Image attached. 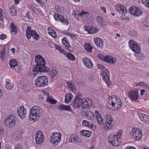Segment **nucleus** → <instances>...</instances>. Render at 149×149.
I'll use <instances>...</instances> for the list:
<instances>
[{
    "mask_svg": "<svg viewBox=\"0 0 149 149\" xmlns=\"http://www.w3.org/2000/svg\"><path fill=\"white\" fill-rule=\"evenodd\" d=\"M61 47H60V46L59 45H56V49L58 50V51L59 50L61 49Z\"/></svg>",
    "mask_w": 149,
    "mask_h": 149,
    "instance_id": "nucleus-62",
    "label": "nucleus"
},
{
    "mask_svg": "<svg viewBox=\"0 0 149 149\" xmlns=\"http://www.w3.org/2000/svg\"><path fill=\"white\" fill-rule=\"evenodd\" d=\"M123 133V132L122 130H120L118 132L117 134L116 135H115L116 136H117V137L120 139H121L120 137L122 135Z\"/></svg>",
    "mask_w": 149,
    "mask_h": 149,
    "instance_id": "nucleus-50",
    "label": "nucleus"
},
{
    "mask_svg": "<svg viewBox=\"0 0 149 149\" xmlns=\"http://www.w3.org/2000/svg\"><path fill=\"white\" fill-rule=\"evenodd\" d=\"M35 139L37 144H41L42 143L44 139V136L42 132L39 131L36 133Z\"/></svg>",
    "mask_w": 149,
    "mask_h": 149,
    "instance_id": "nucleus-16",
    "label": "nucleus"
},
{
    "mask_svg": "<svg viewBox=\"0 0 149 149\" xmlns=\"http://www.w3.org/2000/svg\"><path fill=\"white\" fill-rule=\"evenodd\" d=\"M5 56V52L4 50L2 51L1 52L0 58L2 60H3Z\"/></svg>",
    "mask_w": 149,
    "mask_h": 149,
    "instance_id": "nucleus-49",
    "label": "nucleus"
},
{
    "mask_svg": "<svg viewBox=\"0 0 149 149\" xmlns=\"http://www.w3.org/2000/svg\"><path fill=\"white\" fill-rule=\"evenodd\" d=\"M6 88L8 90H11L14 86V85L11 84V81L9 79H6Z\"/></svg>",
    "mask_w": 149,
    "mask_h": 149,
    "instance_id": "nucleus-34",
    "label": "nucleus"
},
{
    "mask_svg": "<svg viewBox=\"0 0 149 149\" xmlns=\"http://www.w3.org/2000/svg\"><path fill=\"white\" fill-rule=\"evenodd\" d=\"M57 75V72L54 69L51 70L49 72V75L52 79H54L55 78Z\"/></svg>",
    "mask_w": 149,
    "mask_h": 149,
    "instance_id": "nucleus-40",
    "label": "nucleus"
},
{
    "mask_svg": "<svg viewBox=\"0 0 149 149\" xmlns=\"http://www.w3.org/2000/svg\"><path fill=\"white\" fill-rule=\"evenodd\" d=\"M69 141L73 143H75L79 142L78 137L76 134H73L72 135L69 137Z\"/></svg>",
    "mask_w": 149,
    "mask_h": 149,
    "instance_id": "nucleus-31",
    "label": "nucleus"
},
{
    "mask_svg": "<svg viewBox=\"0 0 149 149\" xmlns=\"http://www.w3.org/2000/svg\"><path fill=\"white\" fill-rule=\"evenodd\" d=\"M94 41L96 45L98 47L102 48L104 46L103 40L99 38H95Z\"/></svg>",
    "mask_w": 149,
    "mask_h": 149,
    "instance_id": "nucleus-27",
    "label": "nucleus"
},
{
    "mask_svg": "<svg viewBox=\"0 0 149 149\" xmlns=\"http://www.w3.org/2000/svg\"><path fill=\"white\" fill-rule=\"evenodd\" d=\"M10 27L11 29V32L12 34L15 35L17 33V28L16 26L13 23H12L10 24Z\"/></svg>",
    "mask_w": 149,
    "mask_h": 149,
    "instance_id": "nucleus-36",
    "label": "nucleus"
},
{
    "mask_svg": "<svg viewBox=\"0 0 149 149\" xmlns=\"http://www.w3.org/2000/svg\"><path fill=\"white\" fill-rule=\"evenodd\" d=\"M128 96L129 99L132 101L136 102L139 98V95L138 91H130L128 94Z\"/></svg>",
    "mask_w": 149,
    "mask_h": 149,
    "instance_id": "nucleus-12",
    "label": "nucleus"
},
{
    "mask_svg": "<svg viewBox=\"0 0 149 149\" xmlns=\"http://www.w3.org/2000/svg\"><path fill=\"white\" fill-rule=\"evenodd\" d=\"M68 87L71 90L73 91L74 89L73 84L71 81L67 82Z\"/></svg>",
    "mask_w": 149,
    "mask_h": 149,
    "instance_id": "nucleus-48",
    "label": "nucleus"
},
{
    "mask_svg": "<svg viewBox=\"0 0 149 149\" xmlns=\"http://www.w3.org/2000/svg\"><path fill=\"white\" fill-rule=\"evenodd\" d=\"M10 14L12 16H15L17 14V11L15 7L14 6H12L9 9Z\"/></svg>",
    "mask_w": 149,
    "mask_h": 149,
    "instance_id": "nucleus-35",
    "label": "nucleus"
},
{
    "mask_svg": "<svg viewBox=\"0 0 149 149\" xmlns=\"http://www.w3.org/2000/svg\"><path fill=\"white\" fill-rule=\"evenodd\" d=\"M136 85L139 86H143L145 85V84L143 82H141L138 83Z\"/></svg>",
    "mask_w": 149,
    "mask_h": 149,
    "instance_id": "nucleus-55",
    "label": "nucleus"
},
{
    "mask_svg": "<svg viewBox=\"0 0 149 149\" xmlns=\"http://www.w3.org/2000/svg\"><path fill=\"white\" fill-rule=\"evenodd\" d=\"M38 97H38L39 99V100H42L43 99V97L42 96V95H39L38 96Z\"/></svg>",
    "mask_w": 149,
    "mask_h": 149,
    "instance_id": "nucleus-63",
    "label": "nucleus"
},
{
    "mask_svg": "<svg viewBox=\"0 0 149 149\" xmlns=\"http://www.w3.org/2000/svg\"><path fill=\"white\" fill-rule=\"evenodd\" d=\"M95 113L97 122L98 124L100 125L103 124L104 122V120L100 112L95 110Z\"/></svg>",
    "mask_w": 149,
    "mask_h": 149,
    "instance_id": "nucleus-19",
    "label": "nucleus"
},
{
    "mask_svg": "<svg viewBox=\"0 0 149 149\" xmlns=\"http://www.w3.org/2000/svg\"><path fill=\"white\" fill-rule=\"evenodd\" d=\"M145 92V90L144 89H142L140 90V95H144V93Z\"/></svg>",
    "mask_w": 149,
    "mask_h": 149,
    "instance_id": "nucleus-58",
    "label": "nucleus"
},
{
    "mask_svg": "<svg viewBox=\"0 0 149 149\" xmlns=\"http://www.w3.org/2000/svg\"><path fill=\"white\" fill-rule=\"evenodd\" d=\"M115 9L120 14H125L127 11L126 6L123 4H117L116 5Z\"/></svg>",
    "mask_w": 149,
    "mask_h": 149,
    "instance_id": "nucleus-18",
    "label": "nucleus"
},
{
    "mask_svg": "<svg viewBox=\"0 0 149 149\" xmlns=\"http://www.w3.org/2000/svg\"><path fill=\"white\" fill-rule=\"evenodd\" d=\"M104 60L105 62L111 64H114L116 61L115 58H113L111 56H105L104 57Z\"/></svg>",
    "mask_w": 149,
    "mask_h": 149,
    "instance_id": "nucleus-29",
    "label": "nucleus"
},
{
    "mask_svg": "<svg viewBox=\"0 0 149 149\" xmlns=\"http://www.w3.org/2000/svg\"><path fill=\"white\" fill-rule=\"evenodd\" d=\"M132 133L134 138L137 140H140L142 137V133L141 131L137 128H134L132 129Z\"/></svg>",
    "mask_w": 149,
    "mask_h": 149,
    "instance_id": "nucleus-15",
    "label": "nucleus"
},
{
    "mask_svg": "<svg viewBox=\"0 0 149 149\" xmlns=\"http://www.w3.org/2000/svg\"><path fill=\"white\" fill-rule=\"evenodd\" d=\"M59 51L61 53L63 54H64L65 55V53H67L65 51H64L63 49L61 48V49L59 50Z\"/></svg>",
    "mask_w": 149,
    "mask_h": 149,
    "instance_id": "nucleus-56",
    "label": "nucleus"
},
{
    "mask_svg": "<svg viewBox=\"0 0 149 149\" xmlns=\"http://www.w3.org/2000/svg\"><path fill=\"white\" fill-rule=\"evenodd\" d=\"M96 19L97 22V24L99 26L102 27L106 25L107 23L106 22L102 17L97 16L96 17Z\"/></svg>",
    "mask_w": 149,
    "mask_h": 149,
    "instance_id": "nucleus-22",
    "label": "nucleus"
},
{
    "mask_svg": "<svg viewBox=\"0 0 149 149\" xmlns=\"http://www.w3.org/2000/svg\"><path fill=\"white\" fill-rule=\"evenodd\" d=\"M81 99L79 97H76L74 100L73 102L74 106L75 107L78 108L80 106H81Z\"/></svg>",
    "mask_w": 149,
    "mask_h": 149,
    "instance_id": "nucleus-30",
    "label": "nucleus"
},
{
    "mask_svg": "<svg viewBox=\"0 0 149 149\" xmlns=\"http://www.w3.org/2000/svg\"><path fill=\"white\" fill-rule=\"evenodd\" d=\"M26 33V37L28 39H30L31 37H32L33 38L36 40H38L40 39L39 35L35 31L31 29L30 27L27 26Z\"/></svg>",
    "mask_w": 149,
    "mask_h": 149,
    "instance_id": "nucleus-7",
    "label": "nucleus"
},
{
    "mask_svg": "<svg viewBox=\"0 0 149 149\" xmlns=\"http://www.w3.org/2000/svg\"><path fill=\"white\" fill-rule=\"evenodd\" d=\"M62 44L65 46L68 47L70 45L66 37L63 38L62 39Z\"/></svg>",
    "mask_w": 149,
    "mask_h": 149,
    "instance_id": "nucleus-44",
    "label": "nucleus"
},
{
    "mask_svg": "<svg viewBox=\"0 0 149 149\" xmlns=\"http://www.w3.org/2000/svg\"><path fill=\"white\" fill-rule=\"evenodd\" d=\"M84 47L87 52H92V47L90 43H87L86 42L84 44Z\"/></svg>",
    "mask_w": 149,
    "mask_h": 149,
    "instance_id": "nucleus-41",
    "label": "nucleus"
},
{
    "mask_svg": "<svg viewBox=\"0 0 149 149\" xmlns=\"http://www.w3.org/2000/svg\"><path fill=\"white\" fill-rule=\"evenodd\" d=\"M85 30L88 31L90 34L98 32V29L94 26L90 27L88 26H85L84 27Z\"/></svg>",
    "mask_w": 149,
    "mask_h": 149,
    "instance_id": "nucleus-25",
    "label": "nucleus"
},
{
    "mask_svg": "<svg viewBox=\"0 0 149 149\" xmlns=\"http://www.w3.org/2000/svg\"><path fill=\"white\" fill-rule=\"evenodd\" d=\"M142 23L145 26L149 27V17H146L145 20Z\"/></svg>",
    "mask_w": 149,
    "mask_h": 149,
    "instance_id": "nucleus-46",
    "label": "nucleus"
},
{
    "mask_svg": "<svg viewBox=\"0 0 149 149\" xmlns=\"http://www.w3.org/2000/svg\"><path fill=\"white\" fill-rule=\"evenodd\" d=\"M121 18L124 19H128L127 17L125 16V15L123 14L121 16Z\"/></svg>",
    "mask_w": 149,
    "mask_h": 149,
    "instance_id": "nucleus-57",
    "label": "nucleus"
},
{
    "mask_svg": "<svg viewBox=\"0 0 149 149\" xmlns=\"http://www.w3.org/2000/svg\"><path fill=\"white\" fill-rule=\"evenodd\" d=\"M38 2V3L40 5L43 6L44 4V2L41 0H36Z\"/></svg>",
    "mask_w": 149,
    "mask_h": 149,
    "instance_id": "nucleus-52",
    "label": "nucleus"
},
{
    "mask_svg": "<svg viewBox=\"0 0 149 149\" xmlns=\"http://www.w3.org/2000/svg\"><path fill=\"white\" fill-rule=\"evenodd\" d=\"M125 149H136V148L133 147L127 146Z\"/></svg>",
    "mask_w": 149,
    "mask_h": 149,
    "instance_id": "nucleus-59",
    "label": "nucleus"
},
{
    "mask_svg": "<svg viewBox=\"0 0 149 149\" xmlns=\"http://www.w3.org/2000/svg\"><path fill=\"white\" fill-rule=\"evenodd\" d=\"M35 61L37 64L34 68L33 74H37L39 72H47L50 71L49 68L45 65V59L40 55H38L36 57Z\"/></svg>",
    "mask_w": 149,
    "mask_h": 149,
    "instance_id": "nucleus-1",
    "label": "nucleus"
},
{
    "mask_svg": "<svg viewBox=\"0 0 149 149\" xmlns=\"http://www.w3.org/2000/svg\"><path fill=\"white\" fill-rule=\"evenodd\" d=\"M42 113L41 109L38 106H34L30 109V118L35 121L40 117Z\"/></svg>",
    "mask_w": 149,
    "mask_h": 149,
    "instance_id": "nucleus-2",
    "label": "nucleus"
},
{
    "mask_svg": "<svg viewBox=\"0 0 149 149\" xmlns=\"http://www.w3.org/2000/svg\"><path fill=\"white\" fill-rule=\"evenodd\" d=\"M138 115L143 122L146 123H149V117L147 115L139 112L138 113Z\"/></svg>",
    "mask_w": 149,
    "mask_h": 149,
    "instance_id": "nucleus-21",
    "label": "nucleus"
},
{
    "mask_svg": "<svg viewBox=\"0 0 149 149\" xmlns=\"http://www.w3.org/2000/svg\"><path fill=\"white\" fill-rule=\"evenodd\" d=\"M42 93L44 94H45L47 96L48 95L47 100V102L52 104H55L56 103V101L52 98V96L49 95V94L48 93H46L45 91H42Z\"/></svg>",
    "mask_w": 149,
    "mask_h": 149,
    "instance_id": "nucleus-26",
    "label": "nucleus"
},
{
    "mask_svg": "<svg viewBox=\"0 0 149 149\" xmlns=\"http://www.w3.org/2000/svg\"><path fill=\"white\" fill-rule=\"evenodd\" d=\"M4 129L3 127H0V136H1L3 134Z\"/></svg>",
    "mask_w": 149,
    "mask_h": 149,
    "instance_id": "nucleus-53",
    "label": "nucleus"
},
{
    "mask_svg": "<svg viewBox=\"0 0 149 149\" xmlns=\"http://www.w3.org/2000/svg\"><path fill=\"white\" fill-rule=\"evenodd\" d=\"M6 36L4 34H2L0 35V39L1 40H4L6 38Z\"/></svg>",
    "mask_w": 149,
    "mask_h": 149,
    "instance_id": "nucleus-51",
    "label": "nucleus"
},
{
    "mask_svg": "<svg viewBox=\"0 0 149 149\" xmlns=\"http://www.w3.org/2000/svg\"><path fill=\"white\" fill-rule=\"evenodd\" d=\"M101 8L102 10L104 12V13H107L106 9L104 7H101Z\"/></svg>",
    "mask_w": 149,
    "mask_h": 149,
    "instance_id": "nucleus-60",
    "label": "nucleus"
},
{
    "mask_svg": "<svg viewBox=\"0 0 149 149\" xmlns=\"http://www.w3.org/2000/svg\"><path fill=\"white\" fill-rule=\"evenodd\" d=\"M141 2L145 6L149 8V0H141Z\"/></svg>",
    "mask_w": 149,
    "mask_h": 149,
    "instance_id": "nucleus-47",
    "label": "nucleus"
},
{
    "mask_svg": "<svg viewBox=\"0 0 149 149\" xmlns=\"http://www.w3.org/2000/svg\"><path fill=\"white\" fill-rule=\"evenodd\" d=\"M81 106L84 109H88L91 106L92 100L89 98L86 97L81 99Z\"/></svg>",
    "mask_w": 149,
    "mask_h": 149,
    "instance_id": "nucleus-14",
    "label": "nucleus"
},
{
    "mask_svg": "<svg viewBox=\"0 0 149 149\" xmlns=\"http://www.w3.org/2000/svg\"><path fill=\"white\" fill-rule=\"evenodd\" d=\"M89 14L90 13L88 12L84 11H82L81 12L79 13L80 17L85 18L88 17Z\"/></svg>",
    "mask_w": 149,
    "mask_h": 149,
    "instance_id": "nucleus-42",
    "label": "nucleus"
},
{
    "mask_svg": "<svg viewBox=\"0 0 149 149\" xmlns=\"http://www.w3.org/2000/svg\"><path fill=\"white\" fill-rule=\"evenodd\" d=\"M9 64L10 67L14 70H15V67L18 66L17 62L15 59L10 60Z\"/></svg>",
    "mask_w": 149,
    "mask_h": 149,
    "instance_id": "nucleus-33",
    "label": "nucleus"
},
{
    "mask_svg": "<svg viewBox=\"0 0 149 149\" xmlns=\"http://www.w3.org/2000/svg\"><path fill=\"white\" fill-rule=\"evenodd\" d=\"M109 141L113 146H118L121 144L120 141L121 139H120L115 136V134H111L109 138Z\"/></svg>",
    "mask_w": 149,
    "mask_h": 149,
    "instance_id": "nucleus-10",
    "label": "nucleus"
},
{
    "mask_svg": "<svg viewBox=\"0 0 149 149\" xmlns=\"http://www.w3.org/2000/svg\"><path fill=\"white\" fill-rule=\"evenodd\" d=\"M57 109L60 111L65 110L68 111H71V109L70 106H65V105H61L57 107Z\"/></svg>",
    "mask_w": 149,
    "mask_h": 149,
    "instance_id": "nucleus-28",
    "label": "nucleus"
},
{
    "mask_svg": "<svg viewBox=\"0 0 149 149\" xmlns=\"http://www.w3.org/2000/svg\"><path fill=\"white\" fill-rule=\"evenodd\" d=\"M48 33L52 37L55 38L57 37V35L54 30L50 27L48 28Z\"/></svg>",
    "mask_w": 149,
    "mask_h": 149,
    "instance_id": "nucleus-32",
    "label": "nucleus"
},
{
    "mask_svg": "<svg viewBox=\"0 0 149 149\" xmlns=\"http://www.w3.org/2000/svg\"><path fill=\"white\" fill-rule=\"evenodd\" d=\"M80 133L81 136L87 137H89L91 134V133L89 131L86 130H81Z\"/></svg>",
    "mask_w": 149,
    "mask_h": 149,
    "instance_id": "nucleus-37",
    "label": "nucleus"
},
{
    "mask_svg": "<svg viewBox=\"0 0 149 149\" xmlns=\"http://www.w3.org/2000/svg\"><path fill=\"white\" fill-rule=\"evenodd\" d=\"M82 125L84 126L90 128L94 130L96 129V126H94L92 123L86 120H83L82 122Z\"/></svg>",
    "mask_w": 149,
    "mask_h": 149,
    "instance_id": "nucleus-23",
    "label": "nucleus"
},
{
    "mask_svg": "<svg viewBox=\"0 0 149 149\" xmlns=\"http://www.w3.org/2000/svg\"><path fill=\"white\" fill-rule=\"evenodd\" d=\"M68 59L70 60L74 61L75 59L74 56L70 52H67L65 55Z\"/></svg>",
    "mask_w": 149,
    "mask_h": 149,
    "instance_id": "nucleus-39",
    "label": "nucleus"
},
{
    "mask_svg": "<svg viewBox=\"0 0 149 149\" xmlns=\"http://www.w3.org/2000/svg\"><path fill=\"white\" fill-rule=\"evenodd\" d=\"M22 148L21 145L19 144H17L15 147V149H22Z\"/></svg>",
    "mask_w": 149,
    "mask_h": 149,
    "instance_id": "nucleus-54",
    "label": "nucleus"
},
{
    "mask_svg": "<svg viewBox=\"0 0 149 149\" xmlns=\"http://www.w3.org/2000/svg\"><path fill=\"white\" fill-rule=\"evenodd\" d=\"M106 120L104 125V128L106 130H108L113 127V118L110 114H107L106 116Z\"/></svg>",
    "mask_w": 149,
    "mask_h": 149,
    "instance_id": "nucleus-11",
    "label": "nucleus"
},
{
    "mask_svg": "<svg viewBox=\"0 0 149 149\" xmlns=\"http://www.w3.org/2000/svg\"><path fill=\"white\" fill-rule=\"evenodd\" d=\"M109 103L111 106L116 110L119 109L122 107V103L120 98L117 96L112 95L109 97Z\"/></svg>",
    "mask_w": 149,
    "mask_h": 149,
    "instance_id": "nucleus-4",
    "label": "nucleus"
},
{
    "mask_svg": "<svg viewBox=\"0 0 149 149\" xmlns=\"http://www.w3.org/2000/svg\"><path fill=\"white\" fill-rule=\"evenodd\" d=\"M16 118L13 115H10L6 117L4 120L5 123L7 126L11 128L15 126L16 123Z\"/></svg>",
    "mask_w": 149,
    "mask_h": 149,
    "instance_id": "nucleus-9",
    "label": "nucleus"
},
{
    "mask_svg": "<svg viewBox=\"0 0 149 149\" xmlns=\"http://www.w3.org/2000/svg\"><path fill=\"white\" fill-rule=\"evenodd\" d=\"M14 1L16 5L19 4V2L20 1V0H14Z\"/></svg>",
    "mask_w": 149,
    "mask_h": 149,
    "instance_id": "nucleus-64",
    "label": "nucleus"
},
{
    "mask_svg": "<svg viewBox=\"0 0 149 149\" xmlns=\"http://www.w3.org/2000/svg\"><path fill=\"white\" fill-rule=\"evenodd\" d=\"M70 37L72 38H76V36L75 35L73 34L72 33L71 34Z\"/></svg>",
    "mask_w": 149,
    "mask_h": 149,
    "instance_id": "nucleus-61",
    "label": "nucleus"
},
{
    "mask_svg": "<svg viewBox=\"0 0 149 149\" xmlns=\"http://www.w3.org/2000/svg\"><path fill=\"white\" fill-rule=\"evenodd\" d=\"M85 116L88 118H90L91 119L93 117V114L90 111H87L86 112Z\"/></svg>",
    "mask_w": 149,
    "mask_h": 149,
    "instance_id": "nucleus-43",
    "label": "nucleus"
},
{
    "mask_svg": "<svg viewBox=\"0 0 149 149\" xmlns=\"http://www.w3.org/2000/svg\"><path fill=\"white\" fill-rule=\"evenodd\" d=\"M97 67L98 68L103 70L101 74L103 79L108 87L110 86L111 83L110 81L109 77V73L108 70L106 69L104 66L100 64H97Z\"/></svg>",
    "mask_w": 149,
    "mask_h": 149,
    "instance_id": "nucleus-5",
    "label": "nucleus"
},
{
    "mask_svg": "<svg viewBox=\"0 0 149 149\" xmlns=\"http://www.w3.org/2000/svg\"><path fill=\"white\" fill-rule=\"evenodd\" d=\"M83 62L84 64L88 68H92L93 66L91 61L88 58H84Z\"/></svg>",
    "mask_w": 149,
    "mask_h": 149,
    "instance_id": "nucleus-24",
    "label": "nucleus"
},
{
    "mask_svg": "<svg viewBox=\"0 0 149 149\" xmlns=\"http://www.w3.org/2000/svg\"><path fill=\"white\" fill-rule=\"evenodd\" d=\"M35 84L38 87H43L47 85L48 81L46 76H40L35 80Z\"/></svg>",
    "mask_w": 149,
    "mask_h": 149,
    "instance_id": "nucleus-6",
    "label": "nucleus"
},
{
    "mask_svg": "<svg viewBox=\"0 0 149 149\" xmlns=\"http://www.w3.org/2000/svg\"><path fill=\"white\" fill-rule=\"evenodd\" d=\"M72 15L73 16L74 18L76 19H78L79 17H80L79 13L78 11L74 10L73 11Z\"/></svg>",
    "mask_w": 149,
    "mask_h": 149,
    "instance_id": "nucleus-45",
    "label": "nucleus"
},
{
    "mask_svg": "<svg viewBox=\"0 0 149 149\" xmlns=\"http://www.w3.org/2000/svg\"><path fill=\"white\" fill-rule=\"evenodd\" d=\"M129 46L131 49L134 52H135L134 55L137 58H139V56H141L142 55L141 54V49L140 46L137 42L133 40H130L129 42Z\"/></svg>",
    "mask_w": 149,
    "mask_h": 149,
    "instance_id": "nucleus-3",
    "label": "nucleus"
},
{
    "mask_svg": "<svg viewBox=\"0 0 149 149\" xmlns=\"http://www.w3.org/2000/svg\"><path fill=\"white\" fill-rule=\"evenodd\" d=\"M130 13L136 16H139L142 14V13L140 11V9L136 7H131L130 8Z\"/></svg>",
    "mask_w": 149,
    "mask_h": 149,
    "instance_id": "nucleus-20",
    "label": "nucleus"
},
{
    "mask_svg": "<svg viewBox=\"0 0 149 149\" xmlns=\"http://www.w3.org/2000/svg\"><path fill=\"white\" fill-rule=\"evenodd\" d=\"M72 95L70 93H68L65 94V102L67 103L71 100L72 98Z\"/></svg>",
    "mask_w": 149,
    "mask_h": 149,
    "instance_id": "nucleus-38",
    "label": "nucleus"
},
{
    "mask_svg": "<svg viewBox=\"0 0 149 149\" xmlns=\"http://www.w3.org/2000/svg\"><path fill=\"white\" fill-rule=\"evenodd\" d=\"M17 113L21 118L23 119L26 117L27 114L26 109L22 105L18 108Z\"/></svg>",
    "mask_w": 149,
    "mask_h": 149,
    "instance_id": "nucleus-17",
    "label": "nucleus"
},
{
    "mask_svg": "<svg viewBox=\"0 0 149 149\" xmlns=\"http://www.w3.org/2000/svg\"><path fill=\"white\" fill-rule=\"evenodd\" d=\"M54 19L56 21H60L63 24L68 25V20L64 17L57 13H55L53 15Z\"/></svg>",
    "mask_w": 149,
    "mask_h": 149,
    "instance_id": "nucleus-13",
    "label": "nucleus"
},
{
    "mask_svg": "<svg viewBox=\"0 0 149 149\" xmlns=\"http://www.w3.org/2000/svg\"><path fill=\"white\" fill-rule=\"evenodd\" d=\"M61 134L60 133H53L51 134L50 137L51 142L54 145H58L61 141Z\"/></svg>",
    "mask_w": 149,
    "mask_h": 149,
    "instance_id": "nucleus-8",
    "label": "nucleus"
}]
</instances>
